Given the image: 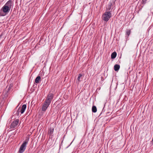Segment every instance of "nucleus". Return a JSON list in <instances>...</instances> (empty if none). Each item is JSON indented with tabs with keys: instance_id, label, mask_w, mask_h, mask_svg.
<instances>
[{
	"instance_id": "423d86ee",
	"label": "nucleus",
	"mask_w": 153,
	"mask_h": 153,
	"mask_svg": "<svg viewBox=\"0 0 153 153\" xmlns=\"http://www.w3.org/2000/svg\"><path fill=\"white\" fill-rule=\"evenodd\" d=\"M19 122V119H17L16 120L14 121L11 124L10 128H13L16 127L18 124Z\"/></svg>"
},
{
	"instance_id": "9d476101",
	"label": "nucleus",
	"mask_w": 153,
	"mask_h": 153,
	"mask_svg": "<svg viewBox=\"0 0 153 153\" xmlns=\"http://www.w3.org/2000/svg\"><path fill=\"white\" fill-rule=\"evenodd\" d=\"M120 68V65H119L116 64L114 66V70L116 71H118Z\"/></svg>"
},
{
	"instance_id": "f03ea898",
	"label": "nucleus",
	"mask_w": 153,
	"mask_h": 153,
	"mask_svg": "<svg viewBox=\"0 0 153 153\" xmlns=\"http://www.w3.org/2000/svg\"><path fill=\"white\" fill-rule=\"evenodd\" d=\"M111 17V11H106L102 15V19L105 21L107 22Z\"/></svg>"
},
{
	"instance_id": "2eb2a0df",
	"label": "nucleus",
	"mask_w": 153,
	"mask_h": 153,
	"mask_svg": "<svg viewBox=\"0 0 153 153\" xmlns=\"http://www.w3.org/2000/svg\"><path fill=\"white\" fill-rule=\"evenodd\" d=\"M131 33V30H126V35L127 36V37H128L129 36L130 34Z\"/></svg>"
},
{
	"instance_id": "1a4fd4ad",
	"label": "nucleus",
	"mask_w": 153,
	"mask_h": 153,
	"mask_svg": "<svg viewBox=\"0 0 153 153\" xmlns=\"http://www.w3.org/2000/svg\"><path fill=\"white\" fill-rule=\"evenodd\" d=\"M26 108V105L25 104L23 105L22 107V108L21 109V110L19 111L21 114H23L25 111Z\"/></svg>"
},
{
	"instance_id": "a211bd4d",
	"label": "nucleus",
	"mask_w": 153,
	"mask_h": 153,
	"mask_svg": "<svg viewBox=\"0 0 153 153\" xmlns=\"http://www.w3.org/2000/svg\"><path fill=\"white\" fill-rule=\"evenodd\" d=\"M19 109H20L19 108L18 109V110L17 112H18V114H19Z\"/></svg>"
},
{
	"instance_id": "4468645a",
	"label": "nucleus",
	"mask_w": 153,
	"mask_h": 153,
	"mask_svg": "<svg viewBox=\"0 0 153 153\" xmlns=\"http://www.w3.org/2000/svg\"><path fill=\"white\" fill-rule=\"evenodd\" d=\"M54 128H50L49 129V133L50 135H51L53 134V132Z\"/></svg>"
},
{
	"instance_id": "39448f33",
	"label": "nucleus",
	"mask_w": 153,
	"mask_h": 153,
	"mask_svg": "<svg viewBox=\"0 0 153 153\" xmlns=\"http://www.w3.org/2000/svg\"><path fill=\"white\" fill-rule=\"evenodd\" d=\"M50 104V103L45 101L44 102L42 105V111H45L48 107Z\"/></svg>"
},
{
	"instance_id": "20e7f679",
	"label": "nucleus",
	"mask_w": 153,
	"mask_h": 153,
	"mask_svg": "<svg viewBox=\"0 0 153 153\" xmlns=\"http://www.w3.org/2000/svg\"><path fill=\"white\" fill-rule=\"evenodd\" d=\"M115 0H112L109 3L106 8V11H110L113 8V5L115 4Z\"/></svg>"
},
{
	"instance_id": "ddd939ff",
	"label": "nucleus",
	"mask_w": 153,
	"mask_h": 153,
	"mask_svg": "<svg viewBox=\"0 0 153 153\" xmlns=\"http://www.w3.org/2000/svg\"><path fill=\"white\" fill-rule=\"evenodd\" d=\"M92 111L94 113H95L97 111V109L96 106H93L92 108Z\"/></svg>"
},
{
	"instance_id": "f8f14e48",
	"label": "nucleus",
	"mask_w": 153,
	"mask_h": 153,
	"mask_svg": "<svg viewBox=\"0 0 153 153\" xmlns=\"http://www.w3.org/2000/svg\"><path fill=\"white\" fill-rule=\"evenodd\" d=\"M117 53L116 52H114L112 53L111 56V58L112 59H114L116 56Z\"/></svg>"
},
{
	"instance_id": "f257e3e1",
	"label": "nucleus",
	"mask_w": 153,
	"mask_h": 153,
	"mask_svg": "<svg viewBox=\"0 0 153 153\" xmlns=\"http://www.w3.org/2000/svg\"><path fill=\"white\" fill-rule=\"evenodd\" d=\"M29 141V138L27 137L21 146L19 150V153H22L25 151Z\"/></svg>"
},
{
	"instance_id": "7ed1b4c3",
	"label": "nucleus",
	"mask_w": 153,
	"mask_h": 153,
	"mask_svg": "<svg viewBox=\"0 0 153 153\" xmlns=\"http://www.w3.org/2000/svg\"><path fill=\"white\" fill-rule=\"evenodd\" d=\"M10 10L7 7L4 5L3 7L0 11V16H4L5 15L4 13H8Z\"/></svg>"
},
{
	"instance_id": "dca6fc26",
	"label": "nucleus",
	"mask_w": 153,
	"mask_h": 153,
	"mask_svg": "<svg viewBox=\"0 0 153 153\" xmlns=\"http://www.w3.org/2000/svg\"><path fill=\"white\" fill-rule=\"evenodd\" d=\"M82 76V75L81 74H79V75L78 76L77 79V80L78 81V82H79L80 81H81V80H80V78Z\"/></svg>"
},
{
	"instance_id": "6e6552de",
	"label": "nucleus",
	"mask_w": 153,
	"mask_h": 153,
	"mask_svg": "<svg viewBox=\"0 0 153 153\" xmlns=\"http://www.w3.org/2000/svg\"><path fill=\"white\" fill-rule=\"evenodd\" d=\"M13 5V3H12V0H9L4 5L6 7H7L10 10L12 6Z\"/></svg>"
},
{
	"instance_id": "f3484780",
	"label": "nucleus",
	"mask_w": 153,
	"mask_h": 153,
	"mask_svg": "<svg viewBox=\"0 0 153 153\" xmlns=\"http://www.w3.org/2000/svg\"><path fill=\"white\" fill-rule=\"evenodd\" d=\"M147 1V0H142L143 4H146Z\"/></svg>"
},
{
	"instance_id": "0eeeda50",
	"label": "nucleus",
	"mask_w": 153,
	"mask_h": 153,
	"mask_svg": "<svg viewBox=\"0 0 153 153\" xmlns=\"http://www.w3.org/2000/svg\"><path fill=\"white\" fill-rule=\"evenodd\" d=\"M53 97V95L52 93H50L48 94L47 96V98L45 100L50 103H51Z\"/></svg>"
},
{
	"instance_id": "9b49d317",
	"label": "nucleus",
	"mask_w": 153,
	"mask_h": 153,
	"mask_svg": "<svg viewBox=\"0 0 153 153\" xmlns=\"http://www.w3.org/2000/svg\"><path fill=\"white\" fill-rule=\"evenodd\" d=\"M40 81H41V77L40 76H38L36 78L35 82L36 83H38Z\"/></svg>"
},
{
	"instance_id": "6ab92c4d",
	"label": "nucleus",
	"mask_w": 153,
	"mask_h": 153,
	"mask_svg": "<svg viewBox=\"0 0 153 153\" xmlns=\"http://www.w3.org/2000/svg\"><path fill=\"white\" fill-rule=\"evenodd\" d=\"M10 87H9V88H8V90H10Z\"/></svg>"
}]
</instances>
